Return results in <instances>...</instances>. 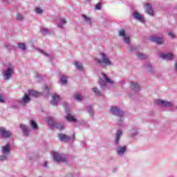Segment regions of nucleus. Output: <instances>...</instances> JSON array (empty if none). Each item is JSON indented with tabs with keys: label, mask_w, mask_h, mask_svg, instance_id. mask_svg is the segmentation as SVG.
<instances>
[{
	"label": "nucleus",
	"mask_w": 177,
	"mask_h": 177,
	"mask_svg": "<svg viewBox=\"0 0 177 177\" xmlns=\"http://www.w3.org/2000/svg\"><path fill=\"white\" fill-rule=\"evenodd\" d=\"M93 59L96 64H99L100 66L103 64L105 66H113V62H111L110 57L104 53H100Z\"/></svg>",
	"instance_id": "nucleus-1"
},
{
	"label": "nucleus",
	"mask_w": 177,
	"mask_h": 177,
	"mask_svg": "<svg viewBox=\"0 0 177 177\" xmlns=\"http://www.w3.org/2000/svg\"><path fill=\"white\" fill-rule=\"evenodd\" d=\"M38 96H41V93L34 90H29L28 93L24 94L21 100H19V103L21 104H28L31 101V97H38Z\"/></svg>",
	"instance_id": "nucleus-2"
},
{
	"label": "nucleus",
	"mask_w": 177,
	"mask_h": 177,
	"mask_svg": "<svg viewBox=\"0 0 177 177\" xmlns=\"http://www.w3.org/2000/svg\"><path fill=\"white\" fill-rule=\"evenodd\" d=\"M106 82L108 84H111V85H113L114 84V81L111 80V79L108 78V77L104 73H102V76L100 77V79L99 80V84L102 89H104L106 87Z\"/></svg>",
	"instance_id": "nucleus-3"
},
{
	"label": "nucleus",
	"mask_w": 177,
	"mask_h": 177,
	"mask_svg": "<svg viewBox=\"0 0 177 177\" xmlns=\"http://www.w3.org/2000/svg\"><path fill=\"white\" fill-rule=\"evenodd\" d=\"M111 113L114 115H116L118 122H121V121H122V117H124V112H122V111H121L120 108L117 106H112L111 108Z\"/></svg>",
	"instance_id": "nucleus-4"
},
{
	"label": "nucleus",
	"mask_w": 177,
	"mask_h": 177,
	"mask_svg": "<svg viewBox=\"0 0 177 177\" xmlns=\"http://www.w3.org/2000/svg\"><path fill=\"white\" fill-rule=\"evenodd\" d=\"M53 156L54 157V161L55 162H66L67 161L66 156L62 153L57 152H53Z\"/></svg>",
	"instance_id": "nucleus-5"
},
{
	"label": "nucleus",
	"mask_w": 177,
	"mask_h": 177,
	"mask_svg": "<svg viewBox=\"0 0 177 177\" xmlns=\"http://www.w3.org/2000/svg\"><path fill=\"white\" fill-rule=\"evenodd\" d=\"M119 37H122L123 41L125 44H127L128 45L131 44V39L129 35H127L125 30L122 29L119 30Z\"/></svg>",
	"instance_id": "nucleus-6"
},
{
	"label": "nucleus",
	"mask_w": 177,
	"mask_h": 177,
	"mask_svg": "<svg viewBox=\"0 0 177 177\" xmlns=\"http://www.w3.org/2000/svg\"><path fill=\"white\" fill-rule=\"evenodd\" d=\"M12 74H13V68L9 67L3 73V77L5 81H8L10 80V77H12Z\"/></svg>",
	"instance_id": "nucleus-7"
},
{
	"label": "nucleus",
	"mask_w": 177,
	"mask_h": 177,
	"mask_svg": "<svg viewBox=\"0 0 177 177\" xmlns=\"http://www.w3.org/2000/svg\"><path fill=\"white\" fill-rule=\"evenodd\" d=\"M156 104H158L159 106H162L163 107H172L174 106V103L171 102H168L167 100H156Z\"/></svg>",
	"instance_id": "nucleus-8"
},
{
	"label": "nucleus",
	"mask_w": 177,
	"mask_h": 177,
	"mask_svg": "<svg viewBox=\"0 0 177 177\" xmlns=\"http://www.w3.org/2000/svg\"><path fill=\"white\" fill-rule=\"evenodd\" d=\"M0 133L3 138H10L12 136V133L3 127H0Z\"/></svg>",
	"instance_id": "nucleus-9"
},
{
	"label": "nucleus",
	"mask_w": 177,
	"mask_h": 177,
	"mask_svg": "<svg viewBox=\"0 0 177 177\" xmlns=\"http://www.w3.org/2000/svg\"><path fill=\"white\" fill-rule=\"evenodd\" d=\"M48 124L50 125H52L53 127H55V128H57V129H59V131H62L64 128L63 126L60 124V123L55 124V122H53V118H50Z\"/></svg>",
	"instance_id": "nucleus-10"
},
{
	"label": "nucleus",
	"mask_w": 177,
	"mask_h": 177,
	"mask_svg": "<svg viewBox=\"0 0 177 177\" xmlns=\"http://www.w3.org/2000/svg\"><path fill=\"white\" fill-rule=\"evenodd\" d=\"M130 88L136 93H138L139 92V91H140V86L139 85V84H138V82H131Z\"/></svg>",
	"instance_id": "nucleus-11"
},
{
	"label": "nucleus",
	"mask_w": 177,
	"mask_h": 177,
	"mask_svg": "<svg viewBox=\"0 0 177 177\" xmlns=\"http://www.w3.org/2000/svg\"><path fill=\"white\" fill-rule=\"evenodd\" d=\"M145 12L146 13H148L150 16H154V11L153 10V8H151V5L147 3L145 6Z\"/></svg>",
	"instance_id": "nucleus-12"
},
{
	"label": "nucleus",
	"mask_w": 177,
	"mask_h": 177,
	"mask_svg": "<svg viewBox=\"0 0 177 177\" xmlns=\"http://www.w3.org/2000/svg\"><path fill=\"white\" fill-rule=\"evenodd\" d=\"M151 41L152 42H156L158 45H162V44H164V39L160 38L157 36H152L151 37Z\"/></svg>",
	"instance_id": "nucleus-13"
},
{
	"label": "nucleus",
	"mask_w": 177,
	"mask_h": 177,
	"mask_svg": "<svg viewBox=\"0 0 177 177\" xmlns=\"http://www.w3.org/2000/svg\"><path fill=\"white\" fill-rule=\"evenodd\" d=\"M1 151L4 156H9V153H10V145L7 144L6 145L2 147Z\"/></svg>",
	"instance_id": "nucleus-14"
},
{
	"label": "nucleus",
	"mask_w": 177,
	"mask_h": 177,
	"mask_svg": "<svg viewBox=\"0 0 177 177\" xmlns=\"http://www.w3.org/2000/svg\"><path fill=\"white\" fill-rule=\"evenodd\" d=\"M59 139V140H61L62 142H69V140H71V138H70V136L66 135V134H63V133H60L58 135Z\"/></svg>",
	"instance_id": "nucleus-15"
},
{
	"label": "nucleus",
	"mask_w": 177,
	"mask_h": 177,
	"mask_svg": "<svg viewBox=\"0 0 177 177\" xmlns=\"http://www.w3.org/2000/svg\"><path fill=\"white\" fill-rule=\"evenodd\" d=\"M160 57L165 59V60H172L174 59V55L172 53H162L160 54Z\"/></svg>",
	"instance_id": "nucleus-16"
},
{
	"label": "nucleus",
	"mask_w": 177,
	"mask_h": 177,
	"mask_svg": "<svg viewBox=\"0 0 177 177\" xmlns=\"http://www.w3.org/2000/svg\"><path fill=\"white\" fill-rule=\"evenodd\" d=\"M133 16L134 19H136V20H140V21L142 22L145 21V18H143V16L138 12H134L133 13Z\"/></svg>",
	"instance_id": "nucleus-17"
},
{
	"label": "nucleus",
	"mask_w": 177,
	"mask_h": 177,
	"mask_svg": "<svg viewBox=\"0 0 177 177\" xmlns=\"http://www.w3.org/2000/svg\"><path fill=\"white\" fill-rule=\"evenodd\" d=\"M127 150V147H118L117 149V153L118 156H123V154L125 153Z\"/></svg>",
	"instance_id": "nucleus-18"
},
{
	"label": "nucleus",
	"mask_w": 177,
	"mask_h": 177,
	"mask_svg": "<svg viewBox=\"0 0 177 177\" xmlns=\"http://www.w3.org/2000/svg\"><path fill=\"white\" fill-rule=\"evenodd\" d=\"M121 135H122V131L118 130L116 135H115V145H118V143L120 142V138H121Z\"/></svg>",
	"instance_id": "nucleus-19"
},
{
	"label": "nucleus",
	"mask_w": 177,
	"mask_h": 177,
	"mask_svg": "<svg viewBox=\"0 0 177 177\" xmlns=\"http://www.w3.org/2000/svg\"><path fill=\"white\" fill-rule=\"evenodd\" d=\"M59 100H60V96L54 95L53 100L51 101V104H53V106H56V104L59 103Z\"/></svg>",
	"instance_id": "nucleus-20"
},
{
	"label": "nucleus",
	"mask_w": 177,
	"mask_h": 177,
	"mask_svg": "<svg viewBox=\"0 0 177 177\" xmlns=\"http://www.w3.org/2000/svg\"><path fill=\"white\" fill-rule=\"evenodd\" d=\"M19 127L22 130L24 136H28V128L24 124H20Z\"/></svg>",
	"instance_id": "nucleus-21"
},
{
	"label": "nucleus",
	"mask_w": 177,
	"mask_h": 177,
	"mask_svg": "<svg viewBox=\"0 0 177 177\" xmlns=\"http://www.w3.org/2000/svg\"><path fill=\"white\" fill-rule=\"evenodd\" d=\"M66 119L70 122H77V119L71 114H68Z\"/></svg>",
	"instance_id": "nucleus-22"
},
{
	"label": "nucleus",
	"mask_w": 177,
	"mask_h": 177,
	"mask_svg": "<svg viewBox=\"0 0 177 177\" xmlns=\"http://www.w3.org/2000/svg\"><path fill=\"white\" fill-rule=\"evenodd\" d=\"M75 66L76 68L80 70V71H82L84 70V66H82V64L81 62H76L75 63Z\"/></svg>",
	"instance_id": "nucleus-23"
},
{
	"label": "nucleus",
	"mask_w": 177,
	"mask_h": 177,
	"mask_svg": "<svg viewBox=\"0 0 177 177\" xmlns=\"http://www.w3.org/2000/svg\"><path fill=\"white\" fill-rule=\"evenodd\" d=\"M82 17L84 21L86 23V24H89V26L92 24V20L91 19V18L86 17V15H82Z\"/></svg>",
	"instance_id": "nucleus-24"
},
{
	"label": "nucleus",
	"mask_w": 177,
	"mask_h": 177,
	"mask_svg": "<svg viewBox=\"0 0 177 177\" xmlns=\"http://www.w3.org/2000/svg\"><path fill=\"white\" fill-rule=\"evenodd\" d=\"M93 92H94V93H95L97 96H102V93L99 91V88H93Z\"/></svg>",
	"instance_id": "nucleus-25"
},
{
	"label": "nucleus",
	"mask_w": 177,
	"mask_h": 177,
	"mask_svg": "<svg viewBox=\"0 0 177 177\" xmlns=\"http://www.w3.org/2000/svg\"><path fill=\"white\" fill-rule=\"evenodd\" d=\"M30 126L33 129H38V125L37 124V122H35V121L34 120H31Z\"/></svg>",
	"instance_id": "nucleus-26"
},
{
	"label": "nucleus",
	"mask_w": 177,
	"mask_h": 177,
	"mask_svg": "<svg viewBox=\"0 0 177 177\" xmlns=\"http://www.w3.org/2000/svg\"><path fill=\"white\" fill-rule=\"evenodd\" d=\"M137 56L138 59H147V55H145V54L142 53H138Z\"/></svg>",
	"instance_id": "nucleus-27"
},
{
	"label": "nucleus",
	"mask_w": 177,
	"mask_h": 177,
	"mask_svg": "<svg viewBox=\"0 0 177 177\" xmlns=\"http://www.w3.org/2000/svg\"><path fill=\"white\" fill-rule=\"evenodd\" d=\"M18 46L22 50H26V44L24 43H18Z\"/></svg>",
	"instance_id": "nucleus-28"
},
{
	"label": "nucleus",
	"mask_w": 177,
	"mask_h": 177,
	"mask_svg": "<svg viewBox=\"0 0 177 177\" xmlns=\"http://www.w3.org/2000/svg\"><path fill=\"white\" fill-rule=\"evenodd\" d=\"M66 21L64 19H61L60 20V24H58V27H59V28H63V24H66Z\"/></svg>",
	"instance_id": "nucleus-29"
},
{
	"label": "nucleus",
	"mask_w": 177,
	"mask_h": 177,
	"mask_svg": "<svg viewBox=\"0 0 177 177\" xmlns=\"http://www.w3.org/2000/svg\"><path fill=\"white\" fill-rule=\"evenodd\" d=\"M60 81L64 85H66V84H67V77L62 76Z\"/></svg>",
	"instance_id": "nucleus-30"
},
{
	"label": "nucleus",
	"mask_w": 177,
	"mask_h": 177,
	"mask_svg": "<svg viewBox=\"0 0 177 177\" xmlns=\"http://www.w3.org/2000/svg\"><path fill=\"white\" fill-rule=\"evenodd\" d=\"M40 31L41 34H49V30L46 28H41Z\"/></svg>",
	"instance_id": "nucleus-31"
},
{
	"label": "nucleus",
	"mask_w": 177,
	"mask_h": 177,
	"mask_svg": "<svg viewBox=\"0 0 177 177\" xmlns=\"http://www.w3.org/2000/svg\"><path fill=\"white\" fill-rule=\"evenodd\" d=\"M74 97L77 102H81V100H82V97L80 94H75Z\"/></svg>",
	"instance_id": "nucleus-32"
},
{
	"label": "nucleus",
	"mask_w": 177,
	"mask_h": 177,
	"mask_svg": "<svg viewBox=\"0 0 177 177\" xmlns=\"http://www.w3.org/2000/svg\"><path fill=\"white\" fill-rule=\"evenodd\" d=\"M35 12H36V13H37V15H41V14H42V12H43L44 11L42 10V9H41V8L37 7V8H35Z\"/></svg>",
	"instance_id": "nucleus-33"
},
{
	"label": "nucleus",
	"mask_w": 177,
	"mask_h": 177,
	"mask_svg": "<svg viewBox=\"0 0 177 177\" xmlns=\"http://www.w3.org/2000/svg\"><path fill=\"white\" fill-rule=\"evenodd\" d=\"M87 110L90 114V115H93V109H92V106H88Z\"/></svg>",
	"instance_id": "nucleus-34"
},
{
	"label": "nucleus",
	"mask_w": 177,
	"mask_h": 177,
	"mask_svg": "<svg viewBox=\"0 0 177 177\" xmlns=\"http://www.w3.org/2000/svg\"><path fill=\"white\" fill-rule=\"evenodd\" d=\"M8 160V155L0 156V161H5Z\"/></svg>",
	"instance_id": "nucleus-35"
},
{
	"label": "nucleus",
	"mask_w": 177,
	"mask_h": 177,
	"mask_svg": "<svg viewBox=\"0 0 177 177\" xmlns=\"http://www.w3.org/2000/svg\"><path fill=\"white\" fill-rule=\"evenodd\" d=\"M17 20H18L19 21H23V15L18 14L17 15Z\"/></svg>",
	"instance_id": "nucleus-36"
},
{
	"label": "nucleus",
	"mask_w": 177,
	"mask_h": 177,
	"mask_svg": "<svg viewBox=\"0 0 177 177\" xmlns=\"http://www.w3.org/2000/svg\"><path fill=\"white\" fill-rule=\"evenodd\" d=\"M0 103H5V96L3 94H0Z\"/></svg>",
	"instance_id": "nucleus-37"
},
{
	"label": "nucleus",
	"mask_w": 177,
	"mask_h": 177,
	"mask_svg": "<svg viewBox=\"0 0 177 177\" xmlns=\"http://www.w3.org/2000/svg\"><path fill=\"white\" fill-rule=\"evenodd\" d=\"M95 9L97 10H100V9H102V3H98L97 4H96Z\"/></svg>",
	"instance_id": "nucleus-38"
},
{
	"label": "nucleus",
	"mask_w": 177,
	"mask_h": 177,
	"mask_svg": "<svg viewBox=\"0 0 177 177\" xmlns=\"http://www.w3.org/2000/svg\"><path fill=\"white\" fill-rule=\"evenodd\" d=\"M40 53H41L42 55H44V56H48V53H45V51L44 50H40Z\"/></svg>",
	"instance_id": "nucleus-39"
},
{
	"label": "nucleus",
	"mask_w": 177,
	"mask_h": 177,
	"mask_svg": "<svg viewBox=\"0 0 177 177\" xmlns=\"http://www.w3.org/2000/svg\"><path fill=\"white\" fill-rule=\"evenodd\" d=\"M169 35L171 38H174V37H175V35L172 32H169Z\"/></svg>",
	"instance_id": "nucleus-40"
},
{
	"label": "nucleus",
	"mask_w": 177,
	"mask_h": 177,
	"mask_svg": "<svg viewBox=\"0 0 177 177\" xmlns=\"http://www.w3.org/2000/svg\"><path fill=\"white\" fill-rule=\"evenodd\" d=\"M4 46H6V48H8V49H10V45L8 44H6L4 45Z\"/></svg>",
	"instance_id": "nucleus-41"
},
{
	"label": "nucleus",
	"mask_w": 177,
	"mask_h": 177,
	"mask_svg": "<svg viewBox=\"0 0 177 177\" xmlns=\"http://www.w3.org/2000/svg\"><path fill=\"white\" fill-rule=\"evenodd\" d=\"M45 91H46L47 93H49V88L46 86V88H45Z\"/></svg>",
	"instance_id": "nucleus-42"
},
{
	"label": "nucleus",
	"mask_w": 177,
	"mask_h": 177,
	"mask_svg": "<svg viewBox=\"0 0 177 177\" xmlns=\"http://www.w3.org/2000/svg\"><path fill=\"white\" fill-rule=\"evenodd\" d=\"M131 50L132 52H133V50H136V48L135 47H131Z\"/></svg>",
	"instance_id": "nucleus-43"
},
{
	"label": "nucleus",
	"mask_w": 177,
	"mask_h": 177,
	"mask_svg": "<svg viewBox=\"0 0 177 177\" xmlns=\"http://www.w3.org/2000/svg\"><path fill=\"white\" fill-rule=\"evenodd\" d=\"M47 165H48V162H46L44 163V167H47Z\"/></svg>",
	"instance_id": "nucleus-44"
},
{
	"label": "nucleus",
	"mask_w": 177,
	"mask_h": 177,
	"mask_svg": "<svg viewBox=\"0 0 177 177\" xmlns=\"http://www.w3.org/2000/svg\"><path fill=\"white\" fill-rule=\"evenodd\" d=\"M147 67H151V66L150 64H147Z\"/></svg>",
	"instance_id": "nucleus-45"
},
{
	"label": "nucleus",
	"mask_w": 177,
	"mask_h": 177,
	"mask_svg": "<svg viewBox=\"0 0 177 177\" xmlns=\"http://www.w3.org/2000/svg\"><path fill=\"white\" fill-rule=\"evenodd\" d=\"M88 2H89V1H91V0H87Z\"/></svg>",
	"instance_id": "nucleus-46"
}]
</instances>
